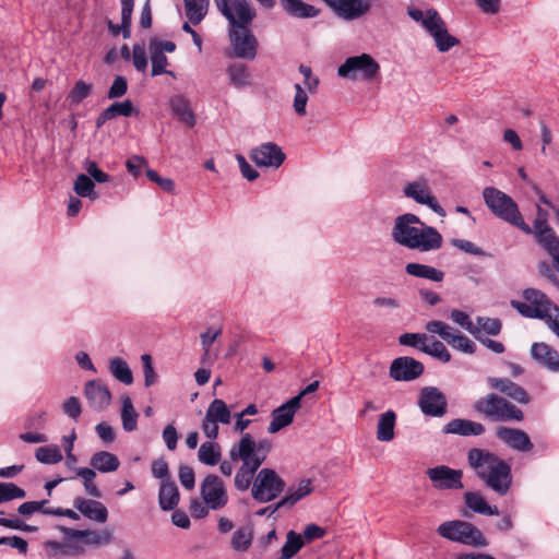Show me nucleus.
Masks as SVG:
<instances>
[{
  "mask_svg": "<svg viewBox=\"0 0 559 559\" xmlns=\"http://www.w3.org/2000/svg\"><path fill=\"white\" fill-rule=\"evenodd\" d=\"M271 450L272 442L270 440L255 441L249 432H246L237 443L231 445L229 459L233 462H241L234 478L236 489L246 491L250 487L252 488L255 475Z\"/></svg>",
  "mask_w": 559,
  "mask_h": 559,
  "instance_id": "obj_1",
  "label": "nucleus"
},
{
  "mask_svg": "<svg viewBox=\"0 0 559 559\" xmlns=\"http://www.w3.org/2000/svg\"><path fill=\"white\" fill-rule=\"evenodd\" d=\"M391 237L395 243L419 252L436 251L443 243L442 235L413 213L395 217Z\"/></svg>",
  "mask_w": 559,
  "mask_h": 559,
  "instance_id": "obj_2",
  "label": "nucleus"
},
{
  "mask_svg": "<svg viewBox=\"0 0 559 559\" xmlns=\"http://www.w3.org/2000/svg\"><path fill=\"white\" fill-rule=\"evenodd\" d=\"M467 462L475 474L492 491L500 496L509 492L512 484L510 465L495 453L479 448H473L467 453Z\"/></svg>",
  "mask_w": 559,
  "mask_h": 559,
  "instance_id": "obj_3",
  "label": "nucleus"
},
{
  "mask_svg": "<svg viewBox=\"0 0 559 559\" xmlns=\"http://www.w3.org/2000/svg\"><path fill=\"white\" fill-rule=\"evenodd\" d=\"M483 199L493 215L526 234L531 233V227L524 223L516 203L507 193L493 187H486L483 190Z\"/></svg>",
  "mask_w": 559,
  "mask_h": 559,
  "instance_id": "obj_4",
  "label": "nucleus"
},
{
  "mask_svg": "<svg viewBox=\"0 0 559 559\" xmlns=\"http://www.w3.org/2000/svg\"><path fill=\"white\" fill-rule=\"evenodd\" d=\"M437 533L440 537L472 547H485L487 540L479 528L473 523L462 520H451L441 523Z\"/></svg>",
  "mask_w": 559,
  "mask_h": 559,
  "instance_id": "obj_5",
  "label": "nucleus"
},
{
  "mask_svg": "<svg viewBox=\"0 0 559 559\" xmlns=\"http://www.w3.org/2000/svg\"><path fill=\"white\" fill-rule=\"evenodd\" d=\"M380 73V64L369 53L348 57L338 67L337 75L350 81L371 82Z\"/></svg>",
  "mask_w": 559,
  "mask_h": 559,
  "instance_id": "obj_6",
  "label": "nucleus"
},
{
  "mask_svg": "<svg viewBox=\"0 0 559 559\" xmlns=\"http://www.w3.org/2000/svg\"><path fill=\"white\" fill-rule=\"evenodd\" d=\"M475 409L493 420H515L523 419V412L507 399L490 393L479 399L475 403Z\"/></svg>",
  "mask_w": 559,
  "mask_h": 559,
  "instance_id": "obj_7",
  "label": "nucleus"
},
{
  "mask_svg": "<svg viewBox=\"0 0 559 559\" xmlns=\"http://www.w3.org/2000/svg\"><path fill=\"white\" fill-rule=\"evenodd\" d=\"M285 480L278 473L269 467L259 469L255 475L251 496L261 503H266L277 498L285 489Z\"/></svg>",
  "mask_w": 559,
  "mask_h": 559,
  "instance_id": "obj_8",
  "label": "nucleus"
},
{
  "mask_svg": "<svg viewBox=\"0 0 559 559\" xmlns=\"http://www.w3.org/2000/svg\"><path fill=\"white\" fill-rule=\"evenodd\" d=\"M523 301L511 300V307L518 310L523 317L544 319L556 305L540 290L526 288L523 294Z\"/></svg>",
  "mask_w": 559,
  "mask_h": 559,
  "instance_id": "obj_9",
  "label": "nucleus"
},
{
  "mask_svg": "<svg viewBox=\"0 0 559 559\" xmlns=\"http://www.w3.org/2000/svg\"><path fill=\"white\" fill-rule=\"evenodd\" d=\"M233 413L227 404L221 399H214L205 411L201 429L207 439L216 440L219 435L218 425H229Z\"/></svg>",
  "mask_w": 559,
  "mask_h": 559,
  "instance_id": "obj_10",
  "label": "nucleus"
},
{
  "mask_svg": "<svg viewBox=\"0 0 559 559\" xmlns=\"http://www.w3.org/2000/svg\"><path fill=\"white\" fill-rule=\"evenodd\" d=\"M403 194L420 205H426L441 217L447 215L444 209L439 204L437 198L433 195L426 178L419 177L407 182L403 187Z\"/></svg>",
  "mask_w": 559,
  "mask_h": 559,
  "instance_id": "obj_11",
  "label": "nucleus"
},
{
  "mask_svg": "<svg viewBox=\"0 0 559 559\" xmlns=\"http://www.w3.org/2000/svg\"><path fill=\"white\" fill-rule=\"evenodd\" d=\"M200 495L209 509L221 510L228 502V493L224 481L214 474L204 477L200 485Z\"/></svg>",
  "mask_w": 559,
  "mask_h": 559,
  "instance_id": "obj_12",
  "label": "nucleus"
},
{
  "mask_svg": "<svg viewBox=\"0 0 559 559\" xmlns=\"http://www.w3.org/2000/svg\"><path fill=\"white\" fill-rule=\"evenodd\" d=\"M229 39L236 57L254 59L258 41L248 26L229 28Z\"/></svg>",
  "mask_w": 559,
  "mask_h": 559,
  "instance_id": "obj_13",
  "label": "nucleus"
},
{
  "mask_svg": "<svg viewBox=\"0 0 559 559\" xmlns=\"http://www.w3.org/2000/svg\"><path fill=\"white\" fill-rule=\"evenodd\" d=\"M418 406L426 416L441 417L447 413L445 395L436 386H425L420 390Z\"/></svg>",
  "mask_w": 559,
  "mask_h": 559,
  "instance_id": "obj_14",
  "label": "nucleus"
},
{
  "mask_svg": "<svg viewBox=\"0 0 559 559\" xmlns=\"http://www.w3.org/2000/svg\"><path fill=\"white\" fill-rule=\"evenodd\" d=\"M219 12L228 21L230 28L248 26L255 17V10L248 0H231Z\"/></svg>",
  "mask_w": 559,
  "mask_h": 559,
  "instance_id": "obj_15",
  "label": "nucleus"
},
{
  "mask_svg": "<svg viewBox=\"0 0 559 559\" xmlns=\"http://www.w3.org/2000/svg\"><path fill=\"white\" fill-rule=\"evenodd\" d=\"M250 157L259 167L277 169L284 163L286 156L277 144L265 142L252 148Z\"/></svg>",
  "mask_w": 559,
  "mask_h": 559,
  "instance_id": "obj_16",
  "label": "nucleus"
},
{
  "mask_svg": "<svg viewBox=\"0 0 559 559\" xmlns=\"http://www.w3.org/2000/svg\"><path fill=\"white\" fill-rule=\"evenodd\" d=\"M424 372V365L413 357L395 358L390 366L389 374L395 381H413Z\"/></svg>",
  "mask_w": 559,
  "mask_h": 559,
  "instance_id": "obj_17",
  "label": "nucleus"
},
{
  "mask_svg": "<svg viewBox=\"0 0 559 559\" xmlns=\"http://www.w3.org/2000/svg\"><path fill=\"white\" fill-rule=\"evenodd\" d=\"M427 476L437 489H462V471L439 465L427 469Z\"/></svg>",
  "mask_w": 559,
  "mask_h": 559,
  "instance_id": "obj_18",
  "label": "nucleus"
},
{
  "mask_svg": "<svg viewBox=\"0 0 559 559\" xmlns=\"http://www.w3.org/2000/svg\"><path fill=\"white\" fill-rule=\"evenodd\" d=\"M175 49L176 45L170 40H162L158 38L151 39L148 45V51L151 55L153 76L160 75L164 73L173 75V72L166 70L168 60L165 53L174 52Z\"/></svg>",
  "mask_w": 559,
  "mask_h": 559,
  "instance_id": "obj_19",
  "label": "nucleus"
},
{
  "mask_svg": "<svg viewBox=\"0 0 559 559\" xmlns=\"http://www.w3.org/2000/svg\"><path fill=\"white\" fill-rule=\"evenodd\" d=\"M299 408V397H292L286 403L273 409L271 414V421L267 426V432L276 433L289 426Z\"/></svg>",
  "mask_w": 559,
  "mask_h": 559,
  "instance_id": "obj_20",
  "label": "nucleus"
},
{
  "mask_svg": "<svg viewBox=\"0 0 559 559\" xmlns=\"http://www.w3.org/2000/svg\"><path fill=\"white\" fill-rule=\"evenodd\" d=\"M532 359L542 368L559 373V352L544 342L533 343L530 350Z\"/></svg>",
  "mask_w": 559,
  "mask_h": 559,
  "instance_id": "obj_21",
  "label": "nucleus"
},
{
  "mask_svg": "<svg viewBox=\"0 0 559 559\" xmlns=\"http://www.w3.org/2000/svg\"><path fill=\"white\" fill-rule=\"evenodd\" d=\"M68 542H79L85 545H107L111 542L112 535L108 531H93V530H73L68 527H60Z\"/></svg>",
  "mask_w": 559,
  "mask_h": 559,
  "instance_id": "obj_22",
  "label": "nucleus"
},
{
  "mask_svg": "<svg viewBox=\"0 0 559 559\" xmlns=\"http://www.w3.org/2000/svg\"><path fill=\"white\" fill-rule=\"evenodd\" d=\"M408 16L416 22L428 35L438 31L445 21L441 17L439 12L433 8H409L407 10Z\"/></svg>",
  "mask_w": 559,
  "mask_h": 559,
  "instance_id": "obj_23",
  "label": "nucleus"
},
{
  "mask_svg": "<svg viewBox=\"0 0 559 559\" xmlns=\"http://www.w3.org/2000/svg\"><path fill=\"white\" fill-rule=\"evenodd\" d=\"M487 383L491 389L499 391L519 404L531 402V396L526 390L508 378L489 377Z\"/></svg>",
  "mask_w": 559,
  "mask_h": 559,
  "instance_id": "obj_24",
  "label": "nucleus"
},
{
  "mask_svg": "<svg viewBox=\"0 0 559 559\" xmlns=\"http://www.w3.org/2000/svg\"><path fill=\"white\" fill-rule=\"evenodd\" d=\"M330 8L342 19L353 21L370 10L368 0H332Z\"/></svg>",
  "mask_w": 559,
  "mask_h": 559,
  "instance_id": "obj_25",
  "label": "nucleus"
},
{
  "mask_svg": "<svg viewBox=\"0 0 559 559\" xmlns=\"http://www.w3.org/2000/svg\"><path fill=\"white\" fill-rule=\"evenodd\" d=\"M74 508L91 521L105 523L108 519V510L102 502L94 499L76 497L73 501Z\"/></svg>",
  "mask_w": 559,
  "mask_h": 559,
  "instance_id": "obj_26",
  "label": "nucleus"
},
{
  "mask_svg": "<svg viewBox=\"0 0 559 559\" xmlns=\"http://www.w3.org/2000/svg\"><path fill=\"white\" fill-rule=\"evenodd\" d=\"M84 393L91 407L96 411H103L110 404L109 389L97 380L86 382Z\"/></svg>",
  "mask_w": 559,
  "mask_h": 559,
  "instance_id": "obj_27",
  "label": "nucleus"
},
{
  "mask_svg": "<svg viewBox=\"0 0 559 559\" xmlns=\"http://www.w3.org/2000/svg\"><path fill=\"white\" fill-rule=\"evenodd\" d=\"M496 435L503 443L516 451L526 452L533 448L527 433L520 429L499 427Z\"/></svg>",
  "mask_w": 559,
  "mask_h": 559,
  "instance_id": "obj_28",
  "label": "nucleus"
},
{
  "mask_svg": "<svg viewBox=\"0 0 559 559\" xmlns=\"http://www.w3.org/2000/svg\"><path fill=\"white\" fill-rule=\"evenodd\" d=\"M174 116L187 127L193 128L197 123V117L190 104V99L185 94H176L168 102Z\"/></svg>",
  "mask_w": 559,
  "mask_h": 559,
  "instance_id": "obj_29",
  "label": "nucleus"
},
{
  "mask_svg": "<svg viewBox=\"0 0 559 559\" xmlns=\"http://www.w3.org/2000/svg\"><path fill=\"white\" fill-rule=\"evenodd\" d=\"M313 491L312 481L310 479H301L296 485L287 489L286 495L278 501L276 507L271 511L274 513L277 509L286 506H294Z\"/></svg>",
  "mask_w": 559,
  "mask_h": 559,
  "instance_id": "obj_30",
  "label": "nucleus"
},
{
  "mask_svg": "<svg viewBox=\"0 0 559 559\" xmlns=\"http://www.w3.org/2000/svg\"><path fill=\"white\" fill-rule=\"evenodd\" d=\"M444 433H451V435H459V436H480L485 432V427L483 424L468 420V419H462L456 418L451 421H449L443 427Z\"/></svg>",
  "mask_w": 559,
  "mask_h": 559,
  "instance_id": "obj_31",
  "label": "nucleus"
},
{
  "mask_svg": "<svg viewBox=\"0 0 559 559\" xmlns=\"http://www.w3.org/2000/svg\"><path fill=\"white\" fill-rule=\"evenodd\" d=\"M90 465L99 473H112L120 466L118 456L108 451L95 452L90 459Z\"/></svg>",
  "mask_w": 559,
  "mask_h": 559,
  "instance_id": "obj_32",
  "label": "nucleus"
},
{
  "mask_svg": "<svg viewBox=\"0 0 559 559\" xmlns=\"http://www.w3.org/2000/svg\"><path fill=\"white\" fill-rule=\"evenodd\" d=\"M179 490L173 480L162 481L158 491V503L162 510H174L179 503Z\"/></svg>",
  "mask_w": 559,
  "mask_h": 559,
  "instance_id": "obj_33",
  "label": "nucleus"
},
{
  "mask_svg": "<svg viewBox=\"0 0 559 559\" xmlns=\"http://www.w3.org/2000/svg\"><path fill=\"white\" fill-rule=\"evenodd\" d=\"M396 424L395 412L389 409L379 416L377 423V439L381 442H390L394 439Z\"/></svg>",
  "mask_w": 559,
  "mask_h": 559,
  "instance_id": "obj_34",
  "label": "nucleus"
},
{
  "mask_svg": "<svg viewBox=\"0 0 559 559\" xmlns=\"http://www.w3.org/2000/svg\"><path fill=\"white\" fill-rule=\"evenodd\" d=\"M405 272L414 277L426 278L433 282H442L444 278V273L433 266L411 262L405 266Z\"/></svg>",
  "mask_w": 559,
  "mask_h": 559,
  "instance_id": "obj_35",
  "label": "nucleus"
},
{
  "mask_svg": "<svg viewBox=\"0 0 559 559\" xmlns=\"http://www.w3.org/2000/svg\"><path fill=\"white\" fill-rule=\"evenodd\" d=\"M281 4L286 13L298 19L314 17L319 11L301 0H281Z\"/></svg>",
  "mask_w": 559,
  "mask_h": 559,
  "instance_id": "obj_36",
  "label": "nucleus"
},
{
  "mask_svg": "<svg viewBox=\"0 0 559 559\" xmlns=\"http://www.w3.org/2000/svg\"><path fill=\"white\" fill-rule=\"evenodd\" d=\"M429 36L433 39L435 46L439 52H448L453 47L460 45V40L449 32L447 23Z\"/></svg>",
  "mask_w": 559,
  "mask_h": 559,
  "instance_id": "obj_37",
  "label": "nucleus"
},
{
  "mask_svg": "<svg viewBox=\"0 0 559 559\" xmlns=\"http://www.w3.org/2000/svg\"><path fill=\"white\" fill-rule=\"evenodd\" d=\"M466 506L476 513L485 515H498L496 506H489L486 499L478 492H466L464 495Z\"/></svg>",
  "mask_w": 559,
  "mask_h": 559,
  "instance_id": "obj_38",
  "label": "nucleus"
},
{
  "mask_svg": "<svg viewBox=\"0 0 559 559\" xmlns=\"http://www.w3.org/2000/svg\"><path fill=\"white\" fill-rule=\"evenodd\" d=\"M108 368L112 377L119 382L130 385L133 382V374L128 362L120 357H112L108 361Z\"/></svg>",
  "mask_w": 559,
  "mask_h": 559,
  "instance_id": "obj_39",
  "label": "nucleus"
},
{
  "mask_svg": "<svg viewBox=\"0 0 559 559\" xmlns=\"http://www.w3.org/2000/svg\"><path fill=\"white\" fill-rule=\"evenodd\" d=\"M186 16L193 25H198L205 17L210 1L209 0H183Z\"/></svg>",
  "mask_w": 559,
  "mask_h": 559,
  "instance_id": "obj_40",
  "label": "nucleus"
},
{
  "mask_svg": "<svg viewBox=\"0 0 559 559\" xmlns=\"http://www.w3.org/2000/svg\"><path fill=\"white\" fill-rule=\"evenodd\" d=\"M198 459L202 464L207 466L218 464L222 459L221 447L214 442V440L203 442L199 448Z\"/></svg>",
  "mask_w": 559,
  "mask_h": 559,
  "instance_id": "obj_41",
  "label": "nucleus"
},
{
  "mask_svg": "<svg viewBox=\"0 0 559 559\" xmlns=\"http://www.w3.org/2000/svg\"><path fill=\"white\" fill-rule=\"evenodd\" d=\"M139 414L134 409L132 401L129 396L122 397L121 423L126 431H134L138 428Z\"/></svg>",
  "mask_w": 559,
  "mask_h": 559,
  "instance_id": "obj_42",
  "label": "nucleus"
},
{
  "mask_svg": "<svg viewBox=\"0 0 559 559\" xmlns=\"http://www.w3.org/2000/svg\"><path fill=\"white\" fill-rule=\"evenodd\" d=\"M73 191L80 198H88L92 201L98 198L95 192V183L94 181L85 174H80L76 176L73 182Z\"/></svg>",
  "mask_w": 559,
  "mask_h": 559,
  "instance_id": "obj_43",
  "label": "nucleus"
},
{
  "mask_svg": "<svg viewBox=\"0 0 559 559\" xmlns=\"http://www.w3.org/2000/svg\"><path fill=\"white\" fill-rule=\"evenodd\" d=\"M36 460L46 465L57 464L62 461L63 456L57 444H48L39 447L35 451Z\"/></svg>",
  "mask_w": 559,
  "mask_h": 559,
  "instance_id": "obj_44",
  "label": "nucleus"
},
{
  "mask_svg": "<svg viewBox=\"0 0 559 559\" xmlns=\"http://www.w3.org/2000/svg\"><path fill=\"white\" fill-rule=\"evenodd\" d=\"M305 545L304 537L295 531H288L286 542L281 549L283 559H292Z\"/></svg>",
  "mask_w": 559,
  "mask_h": 559,
  "instance_id": "obj_45",
  "label": "nucleus"
},
{
  "mask_svg": "<svg viewBox=\"0 0 559 559\" xmlns=\"http://www.w3.org/2000/svg\"><path fill=\"white\" fill-rule=\"evenodd\" d=\"M230 83L237 87L242 88L251 84V74L243 64H231L227 69Z\"/></svg>",
  "mask_w": 559,
  "mask_h": 559,
  "instance_id": "obj_46",
  "label": "nucleus"
},
{
  "mask_svg": "<svg viewBox=\"0 0 559 559\" xmlns=\"http://www.w3.org/2000/svg\"><path fill=\"white\" fill-rule=\"evenodd\" d=\"M474 328L478 331V335L496 336L501 332L502 323L497 318L477 317Z\"/></svg>",
  "mask_w": 559,
  "mask_h": 559,
  "instance_id": "obj_47",
  "label": "nucleus"
},
{
  "mask_svg": "<svg viewBox=\"0 0 559 559\" xmlns=\"http://www.w3.org/2000/svg\"><path fill=\"white\" fill-rule=\"evenodd\" d=\"M536 240L539 245H542L545 250L550 254L552 261L556 255H559V238L555 235L551 228H548L546 231H539Z\"/></svg>",
  "mask_w": 559,
  "mask_h": 559,
  "instance_id": "obj_48",
  "label": "nucleus"
},
{
  "mask_svg": "<svg viewBox=\"0 0 559 559\" xmlns=\"http://www.w3.org/2000/svg\"><path fill=\"white\" fill-rule=\"evenodd\" d=\"M425 329L429 333L438 334L448 344L451 342V340L459 332V331L454 330L452 326H450L449 324H447V323H444L442 321H438V320L429 321L426 324Z\"/></svg>",
  "mask_w": 559,
  "mask_h": 559,
  "instance_id": "obj_49",
  "label": "nucleus"
},
{
  "mask_svg": "<svg viewBox=\"0 0 559 559\" xmlns=\"http://www.w3.org/2000/svg\"><path fill=\"white\" fill-rule=\"evenodd\" d=\"M252 538V530L250 527H241L234 533L231 546L235 550L245 551L251 545Z\"/></svg>",
  "mask_w": 559,
  "mask_h": 559,
  "instance_id": "obj_50",
  "label": "nucleus"
},
{
  "mask_svg": "<svg viewBox=\"0 0 559 559\" xmlns=\"http://www.w3.org/2000/svg\"><path fill=\"white\" fill-rule=\"evenodd\" d=\"M423 353L430 355L442 362H449L451 360V354L440 341L427 342L426 346L423 347Z\"/></svg>",
  "mask_w": 559,
  "mask_h": 559,
  "instance_id": "obj_51",
  "label": "nucleus"
},
{
  "mask_svg": "<svg viewBox=\"0 0 559 559\" xmlns=\"http://www.w3.org/2000/svg\"><path fill=\"white\" fill-rule=\"evenodd\" d=\"M26 496L24 489L13 483H0V504Z\"/></svg>",
  "mask_w": 559,
  "mask_h": 559,
  "instance_id": "obj_52",
  "label": "nucleus"
},
{
  "mask_svg": "<svg viewBox=\"0 0 559 559\" xmlns=\"http://www.w3.org/2000/svg\"><path fill=\"white\" fill-rule=\"evenodd\" d=\"M429 337L425 333H404L400 335L399 342L401 345L419 348L423 352V347L426 346Z\"/></svg>",
  "mask_w": 559,
  "mask_h": 559,
  "instance_id": "obj_53",
  "label": "nucleus"
},
{
  "mask_svg": "<svg viewBox=\"0 0 559 559\" xmlns=\"http://www.w3.org/2000/svg\"><path fill=\"white\" fill-rule=\"evenodd\" d=\"M450 318L455 324L465 329L473 336L478 333L476 328H474L475 323L466 312L454 309L451 311Z\"/></svg>",
  "mask_w": 559,
  "mask_h": 559,
  "instance_id": "obj_54",
  "label": "nucleus"
},
{
  "mask_svg": "<svg viewBox=\"0 0 559 559\" xmlns=\"http://www.w3.org/2000/svg\"><path fill=\"white\" fill-rule=\"evenodd\" d=\"M83 167L86 170L85 175L98 183H106L110 179L109 175L104 173L94 160L85 159Z\"/></svg>",
  "mask_w": 559,
  "mask_h": 559,
  "instance_id": "obj_55",
  "label": "nucleus"
},
{
  "mask_svg": "<svg viewBox=\"0 0 559 559\" xmlns=\"http://www.w3.org/2000/svg\"><path fill=\"white\" fill-rule=\"evenodd\" d=\"M449 344L453 348L465 354H474L476 352L475 343L460 332L455 334V336L451 340Z\"/></svg>",
  "mask_w": 559,
  "mask_h": 559,
  "instance_id": "obj_56",
  "label": "nucleus"
},
{
  "mask_svg": "<svg viewBox=\"0 0 559 559\" xmlns=\"http://www.w3.org/2000/svg\"><path fill=\"white\" fill-rule=\"evenodd\" d=\"M107 109L108 116H111L112 119L117 116L130 117L136 111L132 102L129 99L121 103H114Z\"/></svg>",
  "mask_w": 559,
  "mask_h": 559,
  "instance_id": "obj_57",
  "label": "nucleus"
},
{
  "mask_svg": "<svg viewBox=\"0 0 559 559\" xmlns=\"http://www.w3.org/2000/svg\"><path fill=\"white\" fill-rule=\"evenodd\" d=\"M295 97H294V110L298 116L306 115V107L308 103L307 92L301 87L300 84H295Z\"/></svg>",
  "mask_w": 559,
  "mask_h": 559,
  "instance_id": "obj_58",
  "label": "nucleus"
},
{
  "mask_svg": "<svg viewBox=\"0 0 559 559\" xmlns=\"http://www.w3.org/2000/svg\"><path fill=\"white\" fill-rule=\"evenodd\" d=\"M92 86L91 84L85 83L84 81H78L69 94V99L73 104H80L83 99H85L91 93Z\"/></svg>",
  "mask_w": 559,
  "mask_h": 559,
  "instance_id": "obj_59",
  "label": "nucleus"
},
{
  "mask_svg": "<svg viewBox=\"0 0 559 559\" xmlns=\"http://www.w3.org/2000/svg\"><path fill=\"white\" fill-rule=\"evenodd\" d=\"M151 471L152 475L162 481L171 480L169 476L168 464L162 457L153 461Z\"/></svg>",
  "mask_w": 559,
  "mask_h": 559,
  "instance_id": "obj_60",
  "label": "nucleus"
},
{
  "mask_svg": "<svg viewBox=\"0 0 559 559\" xmlns=\"http://www.w3.org/2000/svg\"><path fill=\"white\" fill-rule=\"evenodd\" d=\"M133 66L138 71L144 72L147 68L146 51L143 45H134L132 49Z\"/></svg>",
  "mask_w": 559,
  "mask_h": 559,
  "instance_id": "obj_61",
  "label": "nucleus"
},
{
  "mask_svg": "<svg viewBox=\"0 0 559 559\" xmlns=\"http://www.w3.org/2000/svg\"><path fill=\"white\" fill-rule=\"evenodd\" d=\"M452 245L456 249L464 251L466 253L473 254V255L483 257L486 254L485 251L480 247L476 246L474 242H472L469 240L453 239Z\"/></svg>",
  "mask_w": 559,
  "mask_h": 559,
  "instance_id": "obj_62",
  "label": "nucleus"
},
{
  "mask_svg": "<svg viewBox=\"0 0 559 559\" xmlns=\"http://www.w3.org/2000/svg\"><path fill=\"white\" fill-rule=\"evenodd\" d=\"M299 72L304 76V85L310 93H316L319 86V79L312 74L310 67L300 64Z\"/></svg>",
  "mask_w": 559,
  "mask_h": 559,
  "instance_id": "obj_63",
  "label": "nucleus"
},
{
  "mask_svg": "<svg viewBox=\"0 0 559 559\" xmlns=\"http://www.w3.org/2000/svg\"><path fill=\"white\" fill-rule=\"evenodd\" d=\"M178 476H179V480H180L181 485L186 489L191 490L194 488L195 477H194V471L192 469V467H190L188 465H181L179 467Z\"/></svg>",
  "mask_w": 559,
  "mask_h": 559,
  "instance_id": "obj_64",
  "label": "nucleus"
}]
</instances>
